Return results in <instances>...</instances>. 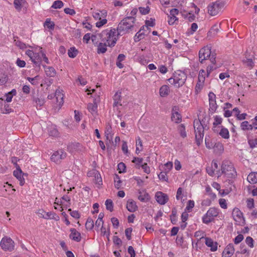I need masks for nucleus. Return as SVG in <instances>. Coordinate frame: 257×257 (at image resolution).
Listing matches in <instances>:
<instances>
[{
  "mask_svg": "<svg viewBox=\"0 0 257 257\" xmlns=\"http://www.w3.org/2000/svg\"><path fill=\"white\" fill-rule=\"evenodd\" d=\"M216 172L218 177L221 175H224L229 180L235 178L237 176V173L233 164L228 160H224L222 163L221 171L218 170Z\"/></svg>",
  "mask_w": 257,
  "mask_h": 257,
  "instance_id": "nucleus-1",
  "label": "nucleus"
},
{
  "mask_svg": "<svg viewBox=\"0 0 257 257\" xmlns=\"http://www.w3.org/2000/svg\"><path fill=\"white\" fill-rule=\"evenodd\" d=\"M136 18L132 16L124 18L118 24L116 30L117 35L122 36L127 33L134 28Z\"/></svg>",
  "mask_w": 257,
  "mask_h": 257,
  "instance_id": "nucleus-2",
  "label": "nucleus"
},
{
  "mask_svg": "<svg viewBox=\"0 0 257 257\" xmlns=\"http://www.w3.org/2000/svg\"><path fill=\"white\" fill-rule=\"evenodd\" d=\"M186 79V74L181 70H178L175 72L173 77L168 79V81L176 87L179 88L184 84Z\"/></svg>",
  "mask_w": 257,
  "mask_h": 257,
  "instance_id": "nucleus-3",
  "label": "nucleus"
},
{
  "mask_svg": "<svg viewBox=\"0 0 257 257\" xmlns=\"http://www.w3.org/2000/svg\"><path fill=\"white\" fill-rule=\"evenodd\" d=\"M117 34H116V29L103 30L100 34V37L102 41L105 40L108 43V46L113 47L115 45L117 41Z\"/></svg>",
  "mask_w": 257,
  "mask_h": 257,
  "instance_id": "nucleus-4",
  "label": "nucleus"
},
{
  "mask_svg": "<svg viewBox=\"0 0 257 257\" xmlns=\"http://www.w3.org/2000/svg\"><path fill=\"white\" fill-rule=\"evenodd\" d=\"M209 59L212 64H216V54H212L211 49L208 46L201 48L199 52V60L201 63H203L204 61Z\"/></svg>",
  "mask_w": 257,
  "mask_h": 257,
  "instance_id": "nucleus-5",
  "label": "nucleus"
},
{
  "mask_svg": "<svg viewBox=\"0 0 257 257\" xmlns=\"http://www.w3.org/2000/svg\"><path fill=\"white\" fill-rule=\"evenodd\" d=\"M194 127L195 130L196 143L198 146H199L203 141L205 127L202 121L200 120H195L194 121Z\"/></svg>",
  "mask_w": 257,
  "mask_h": 257,
  "instance_id": "nucleus-6",
  "label": "nucleus"
},
{
  "mask_svg": "<svg viewBox=\"0 0 257 257\" xmlns=\"http://www.w3.org/2000/svg\"><path fill=\"white\" fill-rule=\"evenodd\" d=\"M224 6V3L221 1L212 2L207 7L208 13L210 16H216L221 11Z\"/></svg>",
  "mask_w": 257,
  "mask_h": 257,
  "instance_id": "nucleus-7",
  "label": "nucleus"
},
{
  "mask_svg": "<svg viewBox=\"0 0 257 257\" xmlns=\"http://www.w3.org/2000/svg\"><path fill=\"white\" fill-rule=\"evenodd\" d=\"M0 245L3 249L12 251L14 249V241L10 238L5 237L2 238Z\"/></svg>",
  "mask_w": 257,
  "mask_h": 257,
  "instance_id": "nucleus-8",
  "label": "nucleus"
},
{
  "mask_svg": "<svg viewBox=\"0 0 257 257\" xmlns=\"http://www.w3.org/2000/svg\"><path fill=\"white\" fill-rule=\"evenodd\" d=\"M67 156V154L62 150H60L55 152L51 157L52 161L56 163H59L61 160L64 159Z\"/></svg>",
  "mask_w": 257,
  "mask_h": 257,
  "instance_id": "nucleus-9",
  "label": "nucleus"
},
{
  "mask_svg": "<svg viewBox=\"0 0 257 257\" xmlns=\"http://www.w3.org/2000/svg\"><path fill=\"white\" fill-rule=\"evenodd\" d=\"M208 97L209 102V111H211V113H214L216 111L218 106L216 102V95L214 93L210 92L208 94Z\"/></svg>",
  "mask_w": 257,
  "mask_h": 257,
  "instance_id": "nucleus-10",
  "label": "nucleus"
},
{
  "mask_svg": "<svg viewBox=\"0 0 257 257\" xmlns=\"http://www.w3.org/2000/svg\"><path fill=\"white\" fill-rule=\"evenodd\" d=\"M179 11L177 9H172L170 11V15L168 16L169 20L168 24L170 25H173L176 21H178V19L176 17V15L179 14Z\"/></svg>",
  "mask_w": 257,
  "mask_h": 257,
  "instance_id": "nucleus-11",
  "label": "nucleus"
},
{
  "mask_svg": "<svg viewBox=\"0 0 257 257\" xmlns=\"http://www.w3.org/2000/svg\"><path fill=\"white\" fill-rule=\"evenodd\" d=\"M157 201L161 205H164L168 201L169 198L167 194L162 192H157L155 196Z\"/></svg>",
  "mask_w": 257,
  "mask_h": 257,
  "instance_id": "nucleus-12",
  "label": "nucleus"
},
{
  "mask_svg": "<svg viewBox=\"0 0 257 257\" xmlns=\"http://www.w3.org/2000/svg\"><path fill=\"white\" fill-rule=\"evenodd\" d=\"M177 110V107L176 106L173 108L172 110L171 120L175 123H178L181 121L182 116Z\"/></svg>",
  "mask_w": 257,
  "mask_h": 257,
  "instance_id": "nucleus-13",
  "label": "nucleus"
},
{
  "mask_svg": "<svg viewBox=\"0 0 257 257\" xmlns=\"http://www.w3.org/2000/svg\"><path fill=\"white\" fill-rule=\"evenodd\" d=\"M13 175L19 180L20 185L23 186L25 183V180L23 177L24 174L20 166H18V168H17V169L14 171Z\"/></svg>",
  "mask_w": 257,
  "mask_h": 257,
  "instance_id": "nucleus-14",
  "label": "nucleus"
},
{
  "mask_svg": "<svg viewBox=\"0 0 257 257\" xmlns=\"http://www.w3.org/2000/svg\"><path fill=\"white\" fill-rule=\"evenodd\" d=\"M220 29V24L219 25H214L207 33L208 37H214L218 33Z\"/></svg>",
  "mask_w": 257,
  "mask_h": 257,
  "instance_id": "nucleus-15",
  "label": "nucleus"
},
{
  "mask_svg": "<svg viewBox=\"0 0 257 257\" xmlns=\"http://www.w3.org/2000/svg\"><path fill=\"white\" fill-rule=\"evenodd\" d=\"M205 244L208 246L210 247V250L212 251H215L217 249V243L214 242L213 240L209 237H205Z\"/></svg>",
  "mask_w": 257,
  "mask_h": 257,
  "instance_id": "nucleus-16",
  "label": "nucleus"
},
{
  "mask_svg": "<svg viewBox=\"0 0 257 257\" xmlns=\"http://www.w3.org/2000/svg\"><path fill=\"white\" fill-rule=\"evenodd\" d=\"M232 215L234 220L237 222H240L243 218V213L237 208L233 209Z\"/></svg>",
  "mask_w": 257,
  "mask_h": 257,
  "instance_id": "nucleus-17",
  "label": "nucleus"
},
{
  "mask_svg": "<svg viewBox=\"0 0 257 257\" xmlns=\"http://www.w3.org/2000/svg\"><path fill=\"white\" fill-rule=\"evenodd\" d=\"M126 208L131 212H135L138 208L136 202L133 199H129L126 204Z\"/></svg>",
  "mask_w": 257,
  "mask_h": 257,
  "instance_id": "nucleus-18",
  "label": "nucleus"
},
{
  "mask_svg": "<svg viewBox=\"0 0 257 257\" xmlns=\"http://www.w3.org/2000/svg\"><path fill=\"white\" fill-rule=\"evenodd\" d=\"M71 233L70 234V238L72 239L79 242L81 240V237L80 233L76 230L75 228L70 229Z\"/></svg>",
  "mask_w": 257,
  "mask_h": 257,
  "instance_id": "nucleus-19",
  "label": "nucleus"
},
{
  "mask_svg": "<svg viewBox=\"0 0 257 257\" xmlns=\"http://www.w3.org/2000/svg\"><path fill=\"white\" fill-rule=\"evenodd\" d=\"M222 118L219 116L216 115L214 116V121L213 123V127L212 130L213 132L215 133H217L218 132V128L220 126L217 127V126L219 124H220L222 123Z\"/></svg>",
  "mask_w": 257,
  "mask_h": 257,
  "instance_id": "nucleus-20",
  "label": "nucleus"
},
{
  "mask_svg": "<svg viewBox=\"0 0 257 257\" xmlns=\"http://www.w3.org/2000/svg\"><path fill=\"white\" fill-rule=\"evenodd\" d=\"M234 252V248L232 243L227 245L224 248L222 253L227 255V257H230Z\"/></svg>",
  "mask_w": 257,
  "mask_h": 257,
  "instance_id": "nucleus-21",
  "label": "nucleus"
},
{
  "mask_svg": "<svg viewBox=\"0 0 257 257\" xmlns=\"http://www.w3.org/2000/svg\"><path fill=\"white\" fill-rule=\"evenodd\" d=\"M252 123L249 124L248 121H244L241 123L240 127L241 128L243 131H246V130H252V129H254V126L253 124V121L252 119L251 120Z\"/></svg>",
  "mask_w": 257,
  "mask_h": 257,
  "instance_id": "nucleus-22",
  "label": "nucleus"
},
{
  "mask_svg": "<svg viewBox=\"0 0 257 257\" xmlns=\"http://www.w3.org/2000/svg\"><path fill=\"white\" fill-rule=\"evenodd\" d=\"M43 67L45 68V73L47 76L54 77L56 75V71L53 67L43 65Z\"/></svg>",
  "mask_w": 257,
  "mask_h": 257,
  "instance_id": "nucleus-23",
  "label": "nucleus"
},
{
  "mask_svg": "<svg viewBox=\"0 0 257 257\" xmlns=\"http://www.w3.org/2000/svg\"><path fill=\"white\" fill-rule=\"evenodd\" d=\"M40 52L39 53H35L34 57L31 60L34 64L38 67H40V65L42 62V58L40 56Z\"/></svg>",
  "mask_w": 257,
  "mask_h": 257,
  "instance_id": "nucleus-24",
  "label": "nucleus"
},
{
  "mask_svg": "<svg viewBox=\"0 0 257 257\" xmlns=\"http://www.w3.org/2000/svg\"><path fill=\"white\" fill-rule=\"evenodd\" d=\"M121 92H116L115 94L114 95L113 97V99L114 100V102L113 104V106L115 107L117 106L118 105H121V104L120 103L121 101Z\"/></svg>",
  "mask_w": 257,
  "mask_h": 257,
  "instance_id": "nucleus-25",
  "label": "nucleus"
},
{
  "mask_svg": "<svg viewBox=\"0 0 257 257\" xmlns=\"http://www.w3.org/2000/svg\"><path fill=\"white\" fill-rule=\"evenodd\" d=\"M221 130L217 133L222 138L224 139H228L229 138V134L228 130L224 127L223 126H221Z\"/></svg>",
  "mask_w": 257,
  "mask_h": 257,
  "instance_id": "nucleus-26",
  "label": "nucleus"
},
{
  "mask_svg": "<svg viewBox=\"0 0 257 257\" xmlns=\"http://www.w3.org/2000/svg\"><path fill=\"white\" fill-rule=\"evenodd\" d=\"M247 181L250 184H255L257 182V173L251 172L247 176Z\"/></svg>",
  "mask_w": 257,
  "mask_h": 257,
  "instance_id": "nucleus-27",
  "label": "nucleus"
},
{
  "mask_svg": "<svg viewBox=\"0 0 257 257\" xmlns=\"http://www.w3.org/2000/svg\"><path fill=\"white\" fill-rule=\"evenodd\" d=\"M207 215H209L210 217L214 218L218 216L219 212L218 209L215 207L210 208L207 212Z\"/></svg>",
  "mask_w": 257,
  "mask_h": 257,
  "instance_id": "nucleus-28",
  "label": "nucleus"
},
{
  "mask_svg": "<svg viewBox=\"0 0 257 257\" xmlns=\"http://www.w3.org/2000/svg\"><path fill=\"white\" fill-rule=\"evenodd\" d=\"M106 46H107V45L106 43H99V44H98V47H97V53H98V54L104 53L107 50Z\"/></svg>",
  "mask_w": 257,
  "mask_h": 257,
  "instance_id": "nucleus-29",
  "label": "nucleus"
},
{
  "mask_svg": "<svg viewBox=\"0 0 257 257\" xmlns=\"http://www.w3.org/2000/svg\"><path fill=\"white\" fill-rule=\"evenodd\" d=\"M169 92V88L167 85H163L160 88V95L162 97L167 96Z\"/></svg>",
  "mask_w": 257,
  "mask_h": 257,
  "instance_id": "nucleus-30",
  "label": "nucleus"
},
{
  "mask_svg": "<svg viewBox=\"0 0 257 257\" xmlns=\"http://www.w3.org/2000/svg\"><path fill=\"white\" fill-rule=\"evenodd\" d=\"M55 97L57 102L59 103V105L63 103V94L58 90H57L55 92Z\"/></svg>",
  "mask_w": 257,
  "mask_h": 257,
  "instance_id": "nucleus-31",
  "label": "nucleus"
},
{
  "mask_svg": "<svg viewBox=\"0 0 257 257\" xmlns=\"http://www.w3.org/2000/svg\"><path fill=\"white\" fill-rule=\"evenodd\" d=\"M78 53V50L74 47H71L68 51V55L69 57L72 58H75L77 55Z\"/></svg>",
  "mask_w": 257,
  "mask_h": 257,
  "instance_id": "nucleus-32",
  "label": "nucleus"
},
{
  "mask_svg": "<svg viewBox=\"0 0 257 257\" xmlns=\"http://www.w3.org/2000/svg\"><path fill=\"white\" fill-rule=\"evenodd\" d=\"M97 108V105L96 102L89 103L87 105V109L92 114L96 112Z\"/></svg>",
  "mask_w": 257,
  "mask_h": 257,
  "instance_id": "nucleus-33",
  "label": "nucleus"
},
{
  "mask_svg": "<svg viewBox=\"0 0 257 257\" xmlns=\"http://www.w3.org/2000/svg\"><path fill=\"white\" fill-rule=\"evenodd\" d=\"M114 182L115 187L119 189L121 187V181L119 176L117 174H115L114 177Z\"/></svg>",
  "mask_w": 257,
  "mask_h": 257,
  "instance_id": "nucleus-34",
  "label": "nucleus"
},
{
  "mask_svg": "<svg viewBox=\"0 0 257 257\" xmlns=\"http://www.w3.org/2000/svg\"><path fill=\"white\" fill-rule=\"evenodd\" d=\"M24 0H14V5L15 9L19 12L21 11L22 4Z\"/></svg>",
  "mask_w": 257,
  "mask_h": 257,
  "instance_id": "nucleus-35",
  "label": "nucleus"
},
{
  "mask_svg": "<svg viewBox=\"0 0 257 257\" xmlns=\"http://www.w3.org/2000/svg\"><path fill=\"white\" fill-rule=\"evenodd\" d=\"M111 127L110 126H107L105 131V136L106 137L107 141H109V143L112 140V137L111 135Z\"/></svg>",
  "mask_w": 257,
  "mask_h": 257,
  "instance_id": "nucleus-36",
  "label": "nucleus"
},
{
  "mask_svg": "<svg viewBox=\"0 0 257 257\" xmlns=\"http://www.w3.org/2000/svg\"><path fill=\"white\" fill-rule=\"evenodd\" d=\"M138 198L142 202H146L150 200V197L149 194L145 192L144 194L140 195Z\"/></svg>",
  "mask_w": 257,
  "mask_h": 257,
  "instance_id": "nucleus-37",
  "label": "nucleus"
},
{
  "mask_svg": "<svg viewBox=\"0 0 257 257\" xmlns=\"http://www.w3.org/2000/svg\"><path fill=\"white\" fill-rule=\"evenodd\" d=\"M168 172L164 171V170L160 172L159 174H158V177L159 179L163 181H166L168 182V179L167 176V174Z\"/></svg>",
  "mask_w": 257,
  "mask_h": 257,
  "instance_id": "nucleus-38",
  "label": "nucleus"
},
{
  "mask_svg": "<svg viewBox=\"0 0 257 257\" xmlns=\"http://www.w3.org/2000/svg\"><path fill=\"white\" fill-rule=\"evenodd\" d=\"M94 226V222L92 219L88 217L85 223V227L87 229L91 230Z\"/></svg>",
  "mask_w": 257,
  "mask_h": 257,
  "instance_id": "nucleus-39",
  "label": "nucleus"
},
{
  "mask_svg": "<svg viewBox=\"0 0 257 257\" xmlns=\"http://www.w3.org/2000/svg\"><path fill=\"white\" fill-rule=\"evenodd\" d=\"M105 204L107 210H109L111 212L113 211V204L112 201L111 199H107L105 201Z\"/></svg>",
  "mask_w": 257,
  "mask_h": 257,
  "instance_id": "nucleus-40",
  "label": "nucleus"
},
{
  "mask_svg": "<svg viewBox=\"0 0 257 257\" xmlns=\"http://www.w3.org/2000/svg\"><path fill=\"white\" fill-rule=\"evenodd\" d=\"M44 26L50 30H53L54 29L55 24L54 22L51 21L50 19H47L44 23Z\"/></svg>",
  "mask_w": 257,
  "mask_h": 257,
  "instance_id": "nucleus-41",
  "label": "nucleus"
},
{
  "mask_svg": "<svg viewBox=\"0 0 257 257\" xmlns=\"http://www.w3.org/2000/svg\"><path fill=\"white\" fill-rule=\"evenodd\" d=\"M178 130L179 131L180 136L183 138H185L187 136L185 132V127L183 124H181L178 126Z\"/></svg>",
  "mask_w": 257,
  "mask_h": 257,
  "instance_id": "nucleus-42",
  "label": "nucleus"
},
{
  "mask_svg": "<svg viewBox=\"0 0 257 257\" xmlns=\"http://www.w3.org/2000/svg\"><path fill=\"white\" fill-rule=\"evenodd\" d=\"M205 72L204 70L201 69L199 72L198 81H199L200 82H204L205 78Z\"/></svg>",
  "mask_w": 257,
  "mask_h": 257,
  "instance_id": "nucleus-43",
  "label": "nucleus"
},
{
  "mask_svg": "<svg viewBox=\"0 0 257 257\" xmlns=\"http://www.w3.org/2000/svg\"><path fill=\"white\" fill-rule=\"evenodd\" d=\"M63 5L64 4L61 1L58 0L53 3L51 8L55 9H60L63 6Z\"/></svg>",
  "mask_w": 257,
  "mask_h": 257,
  "instance_id": "nucleus-44",
  "label": "nucleus"
},
{
  "mask_svg": "<svg viewBox=\"0 0 257 257\" xmlns=\"http://www.w3.org/2000/svg\"><path fill=\"white\" fill-rule=\"evenodd\" d=\"M145 34L143 32L139 31L134 37V41L136 42L140 41L141 40L144 38Z\"/></svg>",
  "mask_w": 257,
  "mask_h": 257,
  "instance_id": "nucleus-45",
  "label": "nucleus"
},
{
  "mask_svg": "<svg viewBox=\"0 0 257 257\" xmlns=\"http://www.w3.org/2000/svg\"><path fill=\"white\" fill-rule=\"evenodd\" d=\"M177 210L175 209H173L172 211V214L170 215V218L171 222L173 224H175L177 222L176 219Z\"/></svg>",
  "mask_w": 257,
  "mask_h": 257,
  "instance_id": "nucleus-46",
  "label": "nucleus"
},
{
  "mask_svg": "<svg viewBox=\"0 0 257 257\" xmlns=\"http://www.w3.org/2000/svg\"><path fill=\"white\" fill-rule=\"evenodd\" d=\"M213 218L212 217H210L209 215H207V213H206L202 217V221L204 223L208 224L209 223L212 221Z\"/></svg>",
  "mask_w": 257,
  "mask_h": 257,
  "instance_id": "nucleus-47",
  "label": "nucleus"
},
{
  "mask_svg": "<svg viewBox=\"0 0 257 257\" xmlns=\"http://www.w3.org/2000/svg\"><path fill=\"white\" fill-rule=\"evenodd\" d=\"M204 82H200L198 81L195 86V93L196 94H198L202 90Z\"/></svg>",
  "mask_w": 257,
  "mask_h": 257,
  "instance_id": "nucleus-48",
  "label": "nucleus"
},
{
  "mask_svg": "<svg viewBox=\"0 0 257 257\" xmlns=\"http://www.w3.org/2000/svg\"><path fill=\"white\" fill-rule=\"evenodd\" d=\"M68 211L70 212V214L72 217L75 219H78L80 218V215L78 211L74 210L72 211L71 209H69Z\"/></svg>",
  "mask_w": 257,
  "mask_h": 257,
  "instance_id": "nucleus-49",
  "label": "nucleus"
},
{
  "mask_svg": "<svg viewBox=\"0 0 257 257\" xmlns=\"http://www.w3.org/2000/svg\"><path fill=\"white\" fill-rule=\"evenodd\" d=\"M101 234L103 235H105L107 236V238L108 240H109V236L110 235V229H109V227L108 228L107 231H106V229L105 227H104L103 226H102V227L101 228Z\"/></svg>",
  "mask_w": 257,
  "mask_h": 257,
  "instance_id": "nucleus-50",
  "label": "nucleus"
},
{
  "mask_svg": "<svg viewBox=\"0 0 257 257\" xmlns=\"http://www.w3.org/2000/svg\"><path fill=\"white\" fill-rule=\"evenodd\" d=\"M33 101H35L37 106H42L44 103L45 101L44 99L38 98V97H34Z\"/></svg>",
  "mask_w": 257,
  "mask_h": 257,
  "instance_id": "nucleus-51",
  "label": "nucleus"
},
{
  "mask_svg": "<svg viewBox=\"0 0 257 257\" xmlns=\"http://www.w3.org/2000/svg\"><path fill=\"white\" fill-rule=\"evenodd\" d=\"M1 110L4 113H9L11 111L12 109L9 104L5 103L4 107H2Z\"/></svg>",
  "mask_w": 257,
  "mask_h": 257,
  "instance_id": "nucleus-52",
  "label": "nucleus"
},
{
  "mask_svg": "<svg viewBox=\"0 0 257 257\" xmlns=\"http://www.w3.org/2000/svg\"><path fill=\"white\" fill-rule=\"evenodd\" d=\"M194 202L193 200H190L188 201L187 203V206L185 208V211H188L190 212V210L194 207Z\"/></svg>",
  "mask_w": 257,
  "mask_h": 257,
  "instance_id": "nucleus-53",
  "label": "nucleus"
},
{
  "mask_svg": "<svg viewBox=\"0 0 257 257\" xmlns=\"http://www.w3.org/2000/svg\"><path fill=\"white\" fill-rule=\"evenodd\" d=\"M125 165L122 162L119 163L117 165V169L119 173L125 172Z\"/></svg>",
  "mask_w": 257,
  "mask_h": 257,
  "instance_id": "nucleus-54",
  "label": "nucleus"
},
{
  "mask_svg": "<svg viewBox=\"0 0 257 257\" xmlns=\"http://www.w3.org/2000/svg\"><path fill=\"white\" fill-rule=\"evenodd\" d=\"M15 42L16 45L21 49H25L27 48L26 45L19 40H15Z\"/></svg>",
  "mask_w": 257,
  "mask_h": 257,
  "instance_id": "nucleus-55",
  "label": "nucleus"
},
{
  "mask_svg": "<svg viewBox=\"0 0 257 257\" xmlns=\"http://www.w3.org/2000/svg\"><path fill=\"white\" fill-rule=\"evenodd\" d=\"M155 19L151 18L150 20H146L145 22L146 28L148 27H154L155 25Z\"/></svg>",
  "mask_w": 257,
  "mask_h": 257,
  "instance_id": "nucleus-56",
  "label": "nucleus"
},
{
  "mask_svg": "<svg viewBox=\"0 0 257 257\" xmlns=\"http://www.w3.org/2000/svg\"><path fill=\"white\" fill-rule=\"evenodd\" d=\"M173 167V163L171 162H167L164 165V170L169 172V171L171 170Z\"/></svg>",
  "mask_w": 257,
  "mask_h": 257,
  "instance_id": "nucleus-57",
  "label": "nucleus"
},
{
  "mask_svg": "<svg viewBox=\"0 0 257 257\" xmlns=\"http://www.w3.org/2000/svg\"><path fill=\"white\" fill-rule=\"evenodd\" d=\"M246 243L250 247H253V239L250 236H247L245 239Z\"/></svg>",
  "mask_w": 257,
  "mask_h": 257,
  "instance_id": "nucleus-58",
  "label": "nucleus"
},
{
  "mask_svg": "<svg viewBox=\"0 0 257 257\" xmlns=\"http://www.w3.org/2000/svg\"><path fill=\"white\" fill-rule=\"evenodd\" d=\"M133 229L131 227L127 228L125 230V234L128 240L131 239V234L132 232Z\"/></svg>",
  "mask_w": 257,
  "mask_h": 257,
  "instance_id": "nucleus-59",
  "label": "nucleus"
},
{
  "mask_svg": "<svg viewBox=\"0 0 257 257\" xmlns=\"http://www.w3.org/2000/svg\"><path fill=\"white\" fill-rule=\"evenodd\" d=\"M247 207L249 209H251L254 207V200L252 198L248 199L246 201Z\"/></svg>",
  "mask_w": 257,
  "mask_h": 257,
  "instance_id": "nucleus-60",
  "label": "nucleus"
},
{
  "mask_svg": "<svg viewBox=\"0 0 257 257\" xmlns=\"http://www.w3.org/2000/svg\"><path fill=\"white\" fill-rule=\"evenodd\" d=\"M8 80L7 76L4 74L1 73L0 76V85L5 84Z\"/></svg>",
  "mask_w": 257,
  "mask_h": 257,
  "instance_id": "nucleus-61",
  "label": "nucleus"
},
{
  "mask_svg": "<svg viewBox=\"0 0 257 257\" xmlns=\"http://www.w3.org/2000/svg\"><path fill=\"white\" fill-rule=\"evenodd\" d=\"M248 144L251 148H253L257 146V139L254 140H248Z\"/></svg>",
  "mask_w": 257,
  "mask_h": 257,
  "instance_id": "nucleus-62",
  "label": "nucleus"
},
{
  "mask_svg": "<svg viewBox=\"0 0 257 257\" xmlns=\"http://www.w3.org/2000/svg\"><path fill=\"white\" fill-rule=\"evenodd\" d=\"M243 236L242 234H238L237 236H236L234 239V243L236 244H237L239 243L243 239Z\"/></svg>",
  "mask_w": 257,
  "mask_h": 257,
  "instance_id": "nucleus-63",
  "label": "nucleus"
},
{
  "mask_svg": "<svg viewBox=\"0 0 257 257\" xmlns=\"http://www.w3.org/2000/svg\"><path fill=\"white\" fill-rule=\"evenodd\" d=\"M113 241L115 244L119 246H120L122 243L121 240L117 236H114L113 237Z\"/></svg>",
  "mask_w": 257,
  "mask_h": 257,
  "instance_id": "nucleus-64",
  "label": "nucleus"
}]
</instances>
